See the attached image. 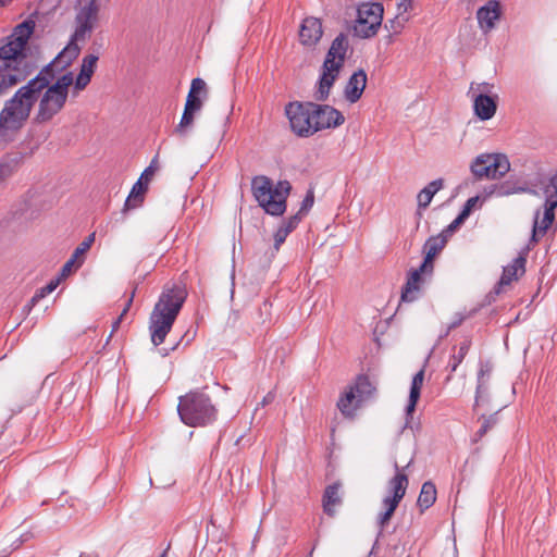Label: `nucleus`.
Wrapping results in <instances>:
<instances>
[{"mask_svg":"<svg viewBox=\"0 0 557 557\" xmlns=\"http://www.w3.org/2000/svg\"><path fill=\"white\" fill-rule=\"evenodd\" d=\"M57 71L50 62L5 100L0 111V145L13 141L25 126L41 92L55 78Z\"/></svg>","mask_w":557,"mask_h":557,"instance_id":"nucleus-1","label":"nucleus"},{"mask_svg":"<svg viewBox=\"0 0 557 557\" xmlns=\"http://www.w3.org/2000/svg\"><path fill=\"white\" fill-rule=\"evenodd\" d=\"M34 29L35 21L26 20L15 26L8 41L0 46V96L26 81L37 70V65L24 53Z\"/></svg>","mask_w":557,"mask_h":557,"instance_id":"nucleus-2","label":"nucleus"},{"mask_svg":"<svg viewBox=\"0 0 557 557\" xmlns=\"http://www.w3.org/2000/svg\"><path fill=\"white\" fill-rule=\"evenodd\" d=\"M186 297L187 292L185 287L177 284L164 286L149 318V331L154 346H159L164 342Z\"/></svg>","mask_w":557,"mask_h":557,"instance_id":"nucleus-3","label":"nucleus"},{"mask_svg":"<svg viewBox=\"0 0 557 557\" xmlns=\"http://www.w3.org/2000/svg\"><path fill=\"white\" fill-rule=\"evenodd\" d=\"M99 4L97 0L86 3L75 17V32L69 45L51 61L58 71H63L79 55L77 41H85L92 33L98 22Z\"/></svg>","mask_w":557,"mask_h":557,"instance_id":"nucleus-4","label":"nucleus"},{"mask_svg":"<svg viewBox=\"0 0 557 557\" xmlns=\"http://www.w3.org/2000/svg\"><path fill=\"white\" fill-rule=\"evenodd\" d=\"M349 49L348 38L344 33L338 34L331 44V47L325 55L322 73L317 84L313 94L315 101H326L331 88L336 82L341 70L344 66L346 53Z\"/></svg>","mask_w":557,"mask_h":557,"instance_id":"nucleus-5","label":"nucleus"},{"mask_svg":"<svg viewBox=\"0 0 557 557\" xmlns=\"http://www.w3.org/2000/svg\"><path fill=\"white\" fill-rule=\"evenodd\" d=\"M256 200L268 214L280 216L286 211V199L292 189L288 181H280L273 186L267 176H256L251 182Z\"/></svg>","mask_w":557,"mask_h":557,"instance_id":"nucleus-6","label":"nucleus"},{"mask_svg":"<svg viewBox=\"0 0 557 557\" xmlns=\"http://www.w3.org/2000/svg\"><path fill=\"white\" fill-rule=\"evenodd\" d=\"M177 412L183 423L194 428L208 425L214 422L218 416L210 397L199 391L180 397Z\"/></svg>","mask_w":557,"mask_h":557,"instance_id":"nucleus-7","label":"nucleus"},{"mask_svg":"<svg viewBox=\"0 0 557 557\" xmlns=\"http://www.w3.org/2000/svg\"><path fill=\"white\" fill-rule=\"evenodd\" d=\"M73 82V73L67 72L44 89V94L38 99V109L34 117L35 123L44 124L50 122L62 111L67 100L69 87Z\"/></svg>","mask_w":557,"mask_h":557,"instance_id":"nucleus-8","label":"nucleus"},{"mask_svg":"<svg viewBox=\"0 0 557 557\" xmlns=\"http://www.w3.org/2000/svg\"><path fill=\"white\" fill-rule=\"evenodd\" d=\"M470 170L478 180H498L509 172L510 162L503 153H482L471 162Z\"/></svg>","mask_w":557,"mask_h":557,"instance_id":"nucleus-9","label":"nucleus"},{"mask_svg":"<svg viewBox=\"0 0 557 557\" xmlns=\"http://www.w3.org/2000/svg\"><path fill=\"white\" fill-rule=\"evenodd\" d=\"M384 8L380 2L361 3L357 9V21L354 33L359 38L375 36L383 21Z\"/></svg>","mask_w":557,"mask_h":557,"instance_id":"nucleus-10","label":"nucleus"},{"mask_svg":"<svg viewBox=\"0 0 557 557\" xmlns=\"http://www.w3.org/2000/svg\"><path fill=\"white\" fill-rule=\"evenodd\" d=\"M310 101L289 102L285 107V114L288 117L292 131L299 137H310L315 134L312 126L311 110H309Z\"/></svg>","mask_w":557,"mask_h":557,"instance_id":"nucleus-11","label":"nucleus"},{"mask_svg":"<svg viewBox=\"0 0 557 557\" xmlns=\"http://www.w3.org/2000/svg\"><path fill=\"white\" fill-rule=\"evenodd\" d=\"M309 110H311L312 126L315 133L323 129L336 128L345 122L343 113L329 104L310 101Z\"/></svg>","mask_w":557,"mask_h":557,"instance_id":"nucleus-12","label":"nucleus"},{"mask_svg":"<svg viewBox=\"0 0 557 557\" xmlns=\"http://www.w3.org/2000/svg\"><path fill=\"white\" fill-rule=\"evenodd\" d=\"M432 274L433 272H429V268L422 269V263L418 269L411 270L401 289V300L405 302L417 300L420 297L423 283L426 277H431Z\"/></svg>","mask_w":557,"mask_h":557,"instance_id":"nucleus-13","label":"nucleus"},{"mask_svg":"<svg viewBox=\"0 0 557 557\" xmlns=\"http://www.w3.org/2000/svg\"><path fill=\"white\" fill-rule=\"evenodd\" d=\"M500 3L497 0H490L476 12V18L483 33H488L495 27V22L500 18Z\"/></svg>","mask_w":557,"mask_h":557,"instance_id":"nucleus-14","label":"nucleus"},{"mask_svg":"<svg viewBox=\"0 0 557 557\" xmlns=\"http://www.w3.org/2000/svg\"><path fill=\"white\" fill-rule=\"evenodd\" d=\"M323 35L321 21L317 17H306L300 26L299 40L304 46H315Z\"/></svg>","mask_w":557,"mask_h":557,"instance_id":"nucleus-15","label":"nucleus"},{"mask_svg":"<svg viewBox=\"0 0 557 557\" xmlns=\"http://www.w3.org/2000/svg\"><path fill=\"white\" fill-rule=\"evenodd\" d=\"M557 208V202L545 201L544 202V212L542 219L540 220V211H536L534 216V224L532 230V240L537 242V236H544L553 224L555 220V210Z\"/></svg>","mask_w":557,"mask_h":557,"instance_id":"nucleus-16","label":"nucleus"},{"mask_svg":"<svg viewBox=\"0 0 557 557\" xmlns=\"http://www.w3.org/2000/svg\"><path fill=\"white\" fill-rule=\"evenodd\" d=\"M366 86L367 74L360 69L349 77L344 89L345 99L350 103L357 102L361 98Z\"/></svg>","mask_w":557,"mask_h":557,"instance_id":"nucleus-17","label":"nucleus"},{"mask_svg":"<svg viewBox=\"0 0 557 557\" xmlns=\"http://www.w3.org/2000/svg\"><path fill=\"white\" fill-rule=\"evenodd\" d=\"M497 95L490 96L486 94H479L473 98V109L475 115L482 120L487 121L492 119L497 110Z\"/></svg>","mask_w":557,"mask_h":557,"instance_id":"nucleus-18","label":"nucleus"},{"mask_svg":"<svg viewBox=\"0 0 557 557\" xmlns=\"http://www.w3.org/2000/svg\"><path fill=\"white\" fill-rule=\"evenodd\" d=\"M525 262V257L519 256L516 259H513L511 264L504 268L500 280L497 286L495 287L496 294H499L502 292L503 286L509 285L512 281L518 280V277L524 273Z\"/></svg>","mask_w":557,"mask_h":557,"instance_id":"nucleus-19","label":"nucleus"},{"mask_svg":"<svg viewBox=\"0 0 557 557\" xmlns=\"http://www.w3.org/2000/svg\"><path fill=\"white\" fill-rule=\"evenodd\" d=\"M447 243L446 235L438 234L426 239L423 251L425 252L422 269L429 268V272L434 271V257L445 247Z\"/></svg>","mask_w":557,"mask_h":557,"instance_id":"nucleus-20","label":"nucleus"},{"mask_svg":"<svg viewBox=\"0 0 557 557\" xmlns=\"http://www.w3.org/2000/svg\"><path fill=\"white\" fill-rule=\"evenodd\" d=\"M99 57L96 54H88L83 58L81 71L75 79V89L83 90L90 83L91 76L95 72L96 64Z\"/></svg>","mask_w":557,"mask_h":557,"instance_id":"nucleus-21","label":"nucleus"},{"mask_svg":"<svg viewBox=\"0 0 557 557\" xmlns=\"http://www.w3.org/2000/svg\"><path fill=\"white\" fill-rule=\"evenodd\" d=\"M147 189L148 183L141 178H138V181L133 185L131 193L124 202L123 211L125 212L139 208L144 203Z\"/></svg>","mask_w":557,"mask_h":557,"instance_id":"nucleus-22","label":"nucleus"},{"mask_svg":"<svg viewBox=\"0 0 557 557\" xmlns=\"http://www.w3.org/2000/svg\"><path fill=\"white\" fill-rule=\"evenodd\" d=\"M423 380H424V369H421L420 371H418L413 375L412 381H411V386H410V392H409V399H408V404L406 406L407 419L409 417H411L412 412L416 409L417 403H418V400L420 398V395H421V388H422V385H423Z\"/></svg>","mask_w":557,"mask_h":557,"instance_id":"nucleus-23","label":"nucleus"},{"mask_svg":"<svg viewBox=\"0 0 557 557\" xmlns=\"http://www.w3.org/2000/svg\"><path fill=\"white\" fill-rule=\"evenodd\" d=\"M341 484L338 482H335L331 485H329L323 494L322 503H323V510L324 512L332 517L335 513L334 507L337 505H341L342 497L339 495Z\"/></svg>","mask_w":557,"mask_h":557,"instance_id":"nucleus-24","label":"nucleus"},{"mask_svg":"<svg viewBox=\"0 0 557 557\" xmlns=\"http://www.w3.org/2000/svg\"><path fill=\"white\" fill-rule=\"evenodd\" d=\"M362 401H358V396L349 386L348 389L339 397L337 408L345 417H354L356 409Z\"/></svg>","mask_w":557,"mask_h":557,"instance_id":"nucleus-25","label":"nucleus"},{"mask_svg":"<svg viewBox=\"0 0 557 557\" xmlns=\"http://www.w3.org/2000/svg\"><path fill=\"white\" fill-rule=\"evenodd\" d=\"M396 473L388 482V491L395 498H400L406 494L408 487V476L399 470L397 462L394 465Z\"/></svg>","mask_w":557,"mask_h":557,"instance_id":"nucleus-26","label":"nucleus"},{"mask_svg":"<svg viewBox=\"0 0 557 557\" xmlns=\"http://www.w3.org/2000/svg\"><path fill=\"white\" fill-rule=\"evenodd\" d=\"M495 190L497 197L509 196L512 194H521L528 193L532 195H537V191L531 189L527 186V184H519L518 182H513L511 180H507L503 183L495 184Z\"/></svg>","mask_w":557,"mask_h":557,"instance_id":"nucleus-27","label":"nucleus"},{"mask_svg":"<svg viewBox=\"0 0 557 557\" xmlns=\"http://www.w3.org/2000/svg\"><path fill=\"white\" fill-rule=\"evenodd\" d=\"M443 187V180L437 178L430 182L424 188H422L418 196V208L425 209L431 203L434 195Z\"/></svg>","mask_w":557,"mask_h":557,"instance_id":"nucleus-28","label":"nucleus"},{"mask_svg":"<svg viewBox=\"0 0 557 557\" xmlns=\"http://www.w3.org/2000/svg\"><path fill=\"white\" fill-rule=\"evenodd\" d=\"M436 500V487L431 481H426L422 484L419 497L418 506L421 511L430 508Z\"/></svg>","mask_w":557,"mask_h":557,"instance_id":"nucleus-29","label":"nucleus"},{"mask_svg":"<svg viewBox=\"0 0 557 557\" xmlns=\"http://www.w3.org/2000/svg\"><path fill=\"white\" fill-rule=\"evenodd\" d=\"M470 347L471 341L465 339L462 343H460L458 350L450 356L446 367L449 370L448 380L450 379L451 374L456 372L459 364L463 361L465 357L469 352Z\"/></svg>","mask_w":557,"mask_h":557,"instance_id":"nucleus-30","label":"nucleus"},{"mask_svg":"<svg viewBox=\"0 0 557 557\" xmlns=\"http://www.w3.org/2000/svg\"><path fill=\"white\" fill-rule=\"evenodd\" d=\"M356 395L358 396V401H363L368 399L375 391L372 385L370 379L367 375H358L354 385L350 386Z\"/></svg>","mask_w":557,"mask_h":557,"instance_id":"nucleus-31","label":"nucleus"},{"mask_svg":"<svg viewBox=\"0 0 557 557\" xmlns=\"http://www.w3.org/2000/svg\"><path fill=\"white\" fill-rule=\"evenodd\" d=\"M197 112L184 109L180 123L174 128V134L180 138H186L190 134Z\"/></svg>","mask_w":557,"mask_h":557,"instance_id":"nucleus-32","label":"nucleus"},{"mask_svg":"<svg viewBox=\"0 0 557 557\" xmlns=\"http://www.w3.org/2000/svg\"><path fill=\"white\" fill-rule=\"evenodd\" d=\"M58 284H59V278L51 281L46 286L37 289L36 293L34 294V296L29 300V306L33 307L36 304H38L42 298H45L47 295L52 293L57 288Z\"/></svg>","mask_w":557,"mask_h":557,"instance_id":"nucleus-33","label":"nucleus"},{"mask_svg":"<svg viewBox=\"0 0 557 557\" xmlns=\"http://www.w3.org/2000/svg\"><path fill=\"white\" fill-rule=\"evenodd\" d=\"M545 194V201L557 202V172L549 178L547 185L543 189Z\"/></svg>","mask_w":557,"mask_h":557,"instance_id":"nucleus-34","label":"nucleus"},{"mask_svg":"<svg viewBox=\"0 0 557 557\" xmlns=\"http://www.w3.org/2000/svg\"><path fill=\"white\" fill-rule=\"evenodd\" d=\"M95 242V233L92 234H89L74 250L73 252V257L74 259H77L83 256L85 252H87L89 250V248L91 247V245L94 244Z\"/></svg>","mask_w":557,"mask_h":557,"instance_id":"nucleus-35","label":"nucleus"},{"mask_svg":"<svg viewBox=\"0 0 557 557\" xmlns=\"http://www.w3.org/2000/svg\"><path fill=\"white\" fill-rule=\"evenodd\" d=\"M488 398V383L476 381L475 401L474 406H479L481 403Z\"/></svg>","mask_w":557,"mask_h":557,"instance_id":"nucleus-36","label":"nucleus"},{"mask_svg":"<svg viewBox=\"0 0 557 557\" xmlns=\"http://www.w3.org/2000/svg\"><path fill=\"white\" fill-rule=\"evenodd\" d=\"M482 418H483L482 424L476 432V435L479 437L484 436L488 432V430H491L494 425H496L497 420H498L496 413L491 414L488 417L483 416Z\"/></svg>","mask_w":557,"mask_h":557,"instance_id":"nucleus-37","label":"nucleus"},{"mask_svg":"<svg viewBox=\"0 0 557 557\" xmlns=\"http://www.w3.org/2000/svg\"><path fill=\"white\" fill-rule=\"evenodd\" d=\"M314 203V194L312 189H309L301 201L300 209L297 213H300V216H304L308 213V211L312 208Z\"/></svg>","mask_w":557,"mask_h":557,"instance_id":"nucleus-38","label":"nucleus"},{"mask_svg":"<svg viewBox=\"0 0 557 557\" xmlns=\"http://www.w3.org/2000/svg\"><path fill=\"white\" fill-rule=\"evenodd\" d=\"M201 108H202L201 99L198 96L188 92L184 109H187V110H190L194 112H199L201 110Z\"/></svg>","mask_w":557,"mask_h":557,"instance_id":"nucleus-39","label":"nucleus"},{"mask_svg":"<svg viewBox=\"0 0 557 557\" xmlns=\"http://www.w3.org/2000/svg\"><path fill=\"white\" fill-rule=\"evenodd\" d=\"M159 169V165H158V157H154L149 166H147L144 172L141 173L140 177L141 180L146 181V183L149 184V182L151 181V178L153 177L154 173L158 171Z\"/></svg>","mask_w":557,"mask_h":557,"instance_id":"nucleus-40","label":"nucleus"},{"mask_svg":"<svg viewBox=\"0 0 557 557\" xmlns=\"http://www.w3.org/2000/svg\"><path fill=\"white\" fill-rule=\"evenodd\" d=\"M302 216H300V213H296L292 215L288 220H284L281 224V226L286 230L288 234H290L297 225L300 223Z\"/></svg>","mask_w":557,"mask_h":557,"instance_id":"nucleus-41","label":"nucleus"},{"mask_svg":"<svg viewBox=\"0 0 557 557\" xmlns=\"http://www.w3.org/2000/svg\"><path fill=\"white\" fill-rule=\"evenodd\" d=\"M466 318L467 317L463 313H460V312L456 313L454 319H453V321L448 324V326H447L446 331L444 332V334L441 335V338L446 337L451 330H455L456 327L461 325V323L466 320Z\"/></svg>","mask_w":557,"mask_h":557,"instance_id":"nucleus-42","label":"nucleus"},{"mask_svg":"<svg viewBox=\"0 0 557 557\" xmlns=\"http://www.w3.org/2000/svg\"><path fill=\"white\" fill-rule=\"evenodd\" d=\"M491 373H492V366L486 362V363H481L480 366V370L478 372V377H476V381H481V382H486L488 383V380H490V376H491Z\"/></svg>","mask_w":557,"mask_h":557,"instance_id":"nucleus-43","label":"nucleus"},{"mask_svg":"<svg viewBox=\"0 0 557 557\" xmlns=\"http://www.w3.org/2000/svg\"><path fill=\"white\" fill-rule=\"evenodd\" d=\"M479 201V197H471L469 198L465 205L462 210L460 211L459 215L462 216L465 220L470 215L471 211L473 210L474 206Z\"/></svg>","mask_w":557,"mask_h":557,"instance_id":"nucleus-44","label":"nucleus"},{"mask_svg":"<svg viewBox=\"0 0 557 557\" xmlns=\"http://www.w3.org/2000/svg\"><path fill=\"white\" fill-rule=\"evenodd\" d=\"M465 222V219L462 216H460L459 214L457 215V218L449 224L447 225L443 232L441 233L442 235H446V238L448 236H450L462 223Z\"/></svg>","mask_w":557,"mask_h":557,"instance_id":"nucleus-45","label":"nucleus"},{"mask_svg":"<svg viewBox=\"0 0 557 557\" xmlns=\"http://www.w3.org/2000/svg\"><path fill=\"white\" fill-rule=\"evenodd\" d=\"M289 234L284 230L282 226L278 227V230L274 234V249L278 251L282 244L286 240V237Z\"/></svg>","mask_w":557,"mask_h":557,"instance_id":"nucleus-46","label":"nucleus"},{"mask_svg":"<svg viewBox=\"0 0 557 557\" xmlns=\"http://www.w3.org/2000/svg\"><path fill=\"white\" fill-rule=\"evenodd\" d=\"M206 89V83L203 79L197 77L191 81L189 94L198 96V94Z\"/></svg>","mask_w":557,"mask_h":557,"instance_id":"nucleus-47","label":"nucleus"},{"mask_svg":"<svg viewBox=\"0 0 557 557\" xmlns=\"http://www.w3.org/2000/svg\"><path fill=\"white\" fill-rule=\"evenodd\" d=\"M400 498H395L394 496H386L384 499H383V506L385 508V510H389L392 512H394L398 506V504L400 503Z\"/></svg>","mask_w":557,"mask_h":557,"instance_id":"nucleus-48","label":"nucleus"},{"mask_svg":"<svg viewBox=\"0 0 557 557\" xmlns=\"http://www.w3.org/2000/svg\"><path fill=\"white\" fill-rule=\"evenodd\" d=\"M133 297H134V292L132 293V295L129 296L128 300L126 301L125 304V307L123 309V311L121 312V314L119 315V318L114 321V323L112 324V332L116 331L123 317L126 314V312L128 311L132 302H133Z\"/></svg>","mask_w":557,"mask_h":557,"instance_id":"nucleus-49","label":"nucleus"},{"mask_svg":"<svg viewBox=\"0 0 557 557\" xmlns=\"http://www.w3.org/2000/svg\"><path fill=\"white\" fill-rule=\"evenodd\" d=\"M393 515H394V512H392L389 510H385L384 512L379 515L377 523L381 529L380 533H382L384 527L389 522Z\"/></svg>","mask_w":557,"mask_h":557,"instance_id":"nucleus-50","label":"nucleus"},{"mask_svg":"<svg viewBox=\"0 0 557 557\" xmlns=\"http://www.w3.org/2000/svg\"><path fill=\"white\" fill-rule=\"evenodd\" d=\"M77 262V259H74L72 256L62 267L61 269V276H66L71 273L73 265Z\"/></svg>","mask_w":557,"mask_h":557,"instance_id":"nucleus-51","label":"nucleus"},{"mask_svg":"<svg viewBox=\"0 0 557 557\" xmlns=\"http://www.w3.org/2000/svg\"><path fill=\"white\" fill-rule=\"evenodd\" d=\"M412 2L413 0H401L398 3V15H401L403 13L407 12L411 8Z\"/></svg>","mask_w":557,"mask_h":557,"instance_id":"nucleus-52","label":"nucleus"},{"mask_svg":"<svg viewBox=\"0 0 557 557\" xmlns=\"http://www.w3.org/2000/svg\"><path fill=\"white\" fill-rule=\"evenodd\" d=\"M11 174V168L7 163L0 164V182L10 176Z\"/></svg>","mask_w":557,"mask_h":557,"instance_id":"nucleus-53","label":"nucleus"},{"mask_svg":"<svg viewBox=\"0 0 557 557\" xmlns=\"http://www.w3.org/2000/svg\"><path fill=\"white\" fill-rule=\"evenodd\" d=\"M274 399H275V393L271 391V392H269V393H268V394L262 398V400H261L260 405H261L262 407L268 406V405L272 404V403L274 401Z\"/></svg>","mask_w":557,"mask_h":557,"instance_id":"nucleus-54","label":"nucleus"},{"mask_svg":"<svg viewBox=\"0 0 557 557\" xmlns=\"http://www.w3.org/2000/svg\"><path fill=\"white\" fill-rule=\"evenodd\" d=\"M398 17H399V15H398V16H396L394 20L389 21L391 29H392L394 33H399V32H400V29L403 28V24H401L399 21H397V20H398Z\"/></svg>","mask_w":557,"mask_h":557,"instance_id":"nucleus-55","label":"nucleus"},{"mask_svg":"<svg viewBox=\"0 0 557 557\" xmlns=\"http://www.w3.org/2000/svg\"><path fill=\"white\" fill-rule=\"evenodd\" d=\"M491 87H492V85L488 83H481V84H478L476 89L480 91V94H486L487 91H490Z\"/></svg>","mask_w":557,"mask_h":557,"instance_id":"nucleus-56","label":"nucleus"},{"mask_svg":"<svg viewBox=\"0 0 557 557\" xmlns=\"http://www.w3.org/2000/svg\"><path fill=\"white\" fill-rule=\"evenodd\" d=\"M484 191H485V196H486V197H491V196H494V195L496 196L495 184H494V185H492V186H491V187H488V188H485V190H484Z\"/></svg>","mask_w":557,"mask_h":557,"instance_id":"nucleus-57","label":"nucleus"},{"mask_svg":"<svg viewBox=\"0 0 557 557\" xmlns=\"http://www.w3.org/2000/svg\"><path fill=\"white\" fill-rule=\"evenodd\" d=\"M169 548H170V545H168L166 549L162 553V555L160 557H166V553H168Z\"/></svg>","mask_w":557,"mask_h":557,"instance_id":"nucleus-58","label":"nucleus"},{"mask_svg":"<svg viewBox=\"0 0 557 557\" xmlns=\"http://www.w3.org/2000/svg\"><path fill=\"white\" fill-rule=\"evenodd\" d=\"M4 5V0H0V7Z\"/></svg>","mask_w":557,"mask_h":557,"instance_id":"nucleus-59","label":"nucleus"},{"mask_svg":"<svg viewBox=\"0 0 557 557\" xmlns=\"http://www.w3.org/2000/svg\"><path fill=\"white\" fill-rule=\"evenodd\" d=\"M82 263H83V260H79V261L77 262V267H79Z\"/></svg>","mask_w":557,"mask_h":557,"instance_id":"nucleus-60","label":"nucleus"}]
</instances>
